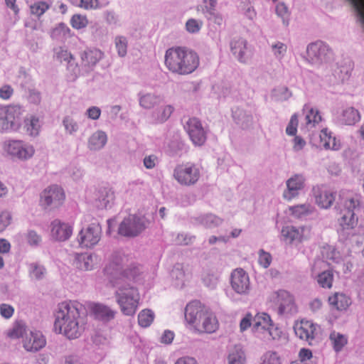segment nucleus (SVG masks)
<instances>
[{
    "mask_svg": "<svg viewBox=\"0 0 364 364\" xmlns=\"http://www.w3.org/2000/svg\"><path fill=\"white\" fill-rule=\"evenodd\" d=\"M351 70L349 67L342 66L336 71V76L342 81L345 82L350 76Z\"/></svg>",
    "mask_w": 364,
    "mask_h": 364,
    "instance_id": "052dcab7",
    "label": "nucleus"
},
{
    "mask_svg": "<svg viewBox=\"0 0 364 364\" xmlns=\"http://www.w3.org/2000/svg\"><path fill=\"white\" fill-rule=\"evenodd\" d=\"M294 328L296 336L301 340L307 341L309 345H312L315 337L314 331L316 328L311 322L308 321H301L300 323L296 324Z\"/></svg>",
    "mask_w": 364,
    "mask_h": 364,
    "instance_id": "4be33fe9",
    "label": "nucleus"
},
{
    "mask_svg": "<svg viewBox=\"0 0 364 364\" xmlns=\"http://www.w3.org/2000/svg\"><path fill=\"white\" fill-rule=\"evenodd\" d=\"M359 205L358 198H350L346 200L344 213L340 221L343 229H352L357 225L358 218L355 217L354 211L359 208Z\"/></svg>",
    "mask_w": 364,
    "mask_h": 364,
    "instance_id": "4468645a",
    "label": "nucleus"
},
{
    "mask_svg": "<svg viewBox=\"0 0 364 364\" xmlns=\"http://www.w3.org/2000/svg\"><path fill=\"white\" fill-rule=\"evenodd\" d=\"M93 312L97 318L103 321L112 320L117 313L116 311L102 304H95L93 307Z\"/></svg>",
    "mask_w": 364,
    "mask_h": 364,
    "instance_id": "473e14b6",
    "label": "nucleus"
},
{
    "mask_svg": "<svg viewBox=\"0 0 364 364\" xmlns=\"http://www.w3.org/2000/svg\"><path fill=\"white\" fill-rule=\"evenodd\" d=\"M202 280L205 287L210 289H214L218 285L219 277L216 274L207 272L203 275Z\"/></svg>",
    "mask_w": 364,
    "mask_h": 364,
    "instance_id": "09e8293b",
    "label": "nucleus"
},
{
    "mask_svg": "<svg viewBox=\"0 0 364 364\" xmlns=\"http://www.w3.org/2000/svg\"><path fill=\"white\" fill-rule=\"evenodd\" d=\"M46 273V268L37 263H32L29 265V274L32 279L41 280L44 278Z\"/></svg>",
    "mask_w": 364,
    "mask_h": 364,
    "instance_id": "37998d69",
    "label": "nucleus"
},
{
    "mask_svg": "<svg viewBox=\"0 0 364 364\" xmlns=\"http://www.w3.org/2000/svg\"><path fill=\"white\" fill-rule=\"evenodd\" d=\"M85 306L77 301H64L58 305L54 328L69 339L78 338L84 331Z\"/></svg>",
    "mask_w": 364,
    "mask_h": 364,
    "instance_id": "f03ea898",
    "label": "nucleus"
},
{
    "mask_svg": "<svg viewBox=\"0 0 364 364\" xmlns=\"http://www.w3.org/2000/svg\"><path fill=\"white\" fill-rule=\"evenodd\" d=\"M107 141L106 133L101 130L94 132L88 139L87 148L90 151H99L102 149Z\"/></svg>",
    "mask_w": 364,
    "mask_h": 364,
    "instance_id": "7c9ffc66",
    "label": "nucleus"
},
{
    "mask_svg": "<svg viewBox=\"0 0 364 364\" xmlns=\"http://www.w3.org/2000/svg\"><path fill=\"white\" fill-rule=\"evenodd\" d=\"M28 335L26 326L24 323L20 321L15 323L13 328L8 333V336L10 338H20Z\"/></svg>",
    "mask_w": 364,
    "mask_h": 364,
    "instance_id": "c03bdc74",
    "label": "nucleus"
},
{
    "mask_svg": "<svg viewBox=\"0 0 364 364\" xmlns=\"http://www.w3.org/2000/svg\"><path fill=\"white\" fill-rule=\"evenodd\" d=\"M260 364H281L280 358L276 352L268 351L264 353Z\"/></svg>",
    "mask_w": 364,
    "mask_h": 364,
    "instance_id": "5fc2aeb1",
    "label": "nucleus"
},
{
    "mask_svg": "<svg viewBox=\"0 0 364 364\" xmlns=\"http://www.w3.org/2000/svg\"><path fill=\"white\" fill-rule=\"evenodd\" d=\"M63 124L66 132L70 134L75 133L79 129L77 122L70 116L64 117Z\"/></svg>",
    "mask_w": 364,
    "mask_h": 364,
    "instance_id": "864d4df0",
    "label": "nucleus"
},
{
    "mask_svg": "<svg viewBox=\"0 0 364 364\" xmlns=\"http://www.w3.org/2000/svg\"><path fill=\"white\" fill-rule=\"evenodd\" d=\"M26 239L28 243L31 246H38L41 242V237L34 230L28 231Z\"/></svg>",
    "mask_w": 364,
    "mask_h": 364,
    "instance_id": "bf43d9fd",
    "label": "nucleus"
},
{
    "mask_svg": "<svg viewBox=\"0 0 364 364\" xmlns=\"http://www.w3.org/2000/svg\"><path fill=\"white\" fill-rule=\"evenodd\" d=\"M191 220L193 224L201 225L208 229L217 228L223 222L222 218L212 213H208L198 217H193Z\"/></svg>",
    "mask_w": 364,
    "mask_h": 364,
    "instance_id": "bb28decb",
    "label": "nucleus"
},
{
    "mask_svg": "<svg viewBox=\"0 0 364 364\" xmlns=\"http://www.w3.org/2000/svg\"><path fill=\"white\" fill-rule=\"evenodd\" d=\"M306 60L311 64L320 65L331 60L333 53L329 46L323 41L310 43L306 48Z\"/></svg>",
    "mask_w": 364,
    "mask_h": 364,
    "instance_id": "0eeeda50",
    "label": "nucleus"
},
{
    "mask_svg": "<svg viewBox=\"0 0 364 364\" xmlns=\"http://www.w3.org/2000/svg\"><path fill=\"white\" fill-rule=\"evenodd\" d=\"M94 257H95V256L87 253L77 255L74 264L77 269L81 270H90L94 266Z\"/></svg>",
    "mask_w": 364,
    "mask_h": 364,
    "instance_id": "72a5a7b5",
    "label": "nucleus"
},
{
    "mask_svg": "<svg viewBox=\"0 0 364 364\" xmlns=\"http://www.w3.org/2000/svg\"><path fill=\"white\" fill-rule=\"evenodd\" d=\"M102 228L99 223H92L85 230H81L77 236L80 246L92 247L100 240Z\"/></svg>",
    "mask_w": 364,
    "mask_h": 364,
    "instance_id": "ddd939ff",
    "label": "nucleus"
},
{
    "mask_svg": "<svg viewBox=\"0 0 364 364\" xmlns=\"http://www.w3.org/2000/svg\"><path fill=\"white\" fill-rule=\"evenodd\" d=\"M195 237L189 236L187 234L181 233L176 237V243L179 245H188L192 242Z\"/></svg>",
    "mask_w": 364,
    "mask_h": 364,
    "instance_id": "e2e57ef3",
    "label": "nucleus"
},
{
    "mask_svg": "<svg viewBox=\"0 0 364 364\" xmlns=\"http://www.w3.org/2000/svg\"><path fill=\"white\" fill-rule=\"evenodd\" d=\"M82 66L86 73H90L102 58L103 53L97 48L86 49L80 54Z\"/></svg>",
    "mask_w": 364,
    "mask_h": 364,
    "instance_id": "6ab92c4d",
    "label": "nucleus"
},
{
    "mask_svg": "<svg viewBox=\"0 0 364 364\" xmlns=\"http://www.w3.org/2000/svg\"><path fill=\"white\" fill-rule=\"evenodd\" d=\"M305 178L301 174H295L289 178L287 182V189L283 193V197L287 200L299 196V191L304 188Z\"/></svg>",
    "mask_w": 364,
    "mask_h": 364,
    "instance_id": "f3484780",
    "label": "nucleus"
},
{
    "mask_svg": "<svg viewBox=\"0 0 364 364\" xmlns=\"http://www.w3.org/2000/svg\"><path fill=\"white\" fill-rule=\"evenodd\" d=\"M125 261V256L119 253L114 254L112 261L105 268V272L112 286L116 288L114 295L121 311L126 316H133L138 308L139 300L138 290L133 283L140 270L136 266L124 269Z\"/></svg>",
    "mask_w": 364,
    "mask_h": 364,
    "instance_id": "f257e3e1",
    "label": "nucleus"
},
{
    "mask_svg": "<svg viewBox=\"0 0 364 364\" xmlns=\"http://www.w3.org/2000/svg\"><path fill=\"white\" fill-rule=\"evenodd\" d=\"M269 301L278 307L279 315H294L297 313L294 296L284 289L273 291L269 296Z\"/></svg>",
    "mask_w": 364,
    "mask_h": 364,
    "instance_id": "39448f33",
    "label": "nucleus"
},
{
    "mask_svg": "<svg viewBox=\"0 0 364 364\" xmlns=\"http://www.w3.org/2000/svg\"><path fill=\"white\" fill-rule=\"evenodd\" d=\"M276 13L277 14L282 18L283 23L285 26L289 25V10L288 7L285 5V4L280 2L276 6Z\"/></svg>",
    "mask_w": 364,
    "mask_h": 364,
    "instance_id": "6e6d98bb",
    "label": "nucleus"
},
{
    "mask_svg": "<svg viewBox=\"0 0 364 364\" xmlns=\"http://www.w3.org/2000/svg\"><path fill=\"white\" fill-rule=\"evenodd\" d=\"M73 233V228L68 223L55 220L51 223V237L58 241H65Z\"/></svg>",
    "mask_w": 364,
    "mask_h": 364,
    "instance_id": "aec40b11",
    "label": "nucleus"
},
{
    "mask_svg": "<svg viewBox=\"0 0 364 364\" xmlns=\"http://www.w3.org/2000/svg\"><path fill=\"white\" fill-rule=\"evenodd\" d=\"M174 111L171 105H163L152 111L149 115L151 124H163L166 122Z\"/></svg>",
    "mask_w": 364,
    "mask_h": 364,
    "instance_id": "393cba45",
    "label": "nucleus"
},
{
    "mask_svg": "<svg viewBox=\"0 0 364 364\" xmlns=\"http://www.w3.org/2000/svg\"><path fill=\"white\" fill-rule=\"evenodd\" d=\"M143 162L146 168L151 169L156 166L158 162V158L153 154L146 156L144 157Z\"/></svg>",
    "mask_w": 364,
    "mask_h": 364,
    "instance_id": "338daca9",
    "label": "nucleus"
},
{
    "mask_svg": "<svg viewBox=\"0 0 364 364\" xmlns=\"http://www.w3.org/2000/svg\"><path fill=\"white\" fill-rule=\"evenodd\" d=\"M7 153L20 160L31 159L34 153L33 146L22 140H9L6 145Z\"/></svg>",
    "mask_w": 364,
    "mask_h": 364,
    "instance_id": "9b49d317",
    "label": "nucleus"
},
{
    "mask_svg": "<svg viewBox=\"0 0 364 364\" xmlns=\"http://www.w3.org/2000/svg\"><path fill=\"white\" fill-rule=\"evenodd\" d=\"M11 220V216L9 212H2L0 214V232H3L10 224Z\"/></svg>",
    "mask_w": 364,
    "mask_h": 364,
    "instance_id": "680f3d73",
    "label": "nucleus"
},
{
    "mask_svg": "<svg viewBox=\"0 0 364 364\" xmlns=\"http://www.w3.org/2000/svg\"><path fill=\"white\" fill-rule=\"evenodd\" d=\"M231 287L239 294H247L250 284L248 274L242 269H236L231 274Z\"/></svg>",
    "mask_w": 364,
    "mask_h": 364,
    "instance_id": "dca6fc26",
    "label": "nucleus"
},
{
    "mask_svg": "<svg viewBox=\"0 0 364 364\" xmlns=\"http://www.w3.org/2000/svg\"><path fill=\"white\" fill-rule=\"evenodd\" d=\"M328 301L338 311L346 310L351 304L350 299L342 293H336L333 296H330Z\"/></svg>",
    "mask_w": 364,
    "mask_h": 364,
    "instance_id": "f704fd0d",
    "label": "nucleus"
},
{
    "mask_svg": "<svg viewBox=\"0 0 364 364\" xmlns=\"http://www.w3.org/2000/svg\"><path fill=\"white\" fill-rule=\"evenodd\" d=\"M139 106L145 109H153L161 104L162 97L154 92H139L137 95Z\"/></svg>",
    "mask_w": 364,
    "mask_h": 364,
    "instance_id": "a878e982",
    "label": "nucleus"
},
{
    "mask_svg": "<svg viewBox=\"0 0 364 364\" xmlns=\"http://www.w3.org/2000/svg\"><path fill=\"white\" fill-rule=\"evenodd\" d=\"M247 44V41L241 38H235L230 42V50L232 55L242 63H246L249 59Z\"/></svg>",
    "mask_w": 364,
    "mask_h": 364,
    "instance_id": "5701e85b",
    "label": "nucleus"
},
{
    "mask_svg": "<svg viewBox=\"0 0 364 364\" xmlns=\"http://www.w3.org/2000/svg\"><path fill=\"white\" fill-rule=\"evenodd\" d=\"M70 29L64 23H58L53 28L50 32V36L53 39L63 41L70 37Z\"/></svg>",
    "mask_w": 364,
    "mask_h": 364,
    "instance_id": "4c0bfd02",
    "label": "nucleus"
},
{
    "mask_svg": "<svg viewBox=\"0 0 364 364\" xmlns=\"http://www.w3.org/2000/svg\"><path fill=\"white\" fill-rule=\"evenodd\" d=\"M216 4H212L211 2L209 1L208 5H198L196 7L198 11H201L205 17L208 20H212V16H214V14L216 12Z\"/></svg>",
    "mask_w": 364,
    "mask_h": 364,
    "instance_id": "3c124183",
    "label": "nucleus"
},
{
    "mask_svg": "<svg viewBox=\"0 0 364 364\" xmlns=\"http://www.w3.org/2000/svg\"><path fill=\"white\" fill-rule=\"evenodd\" d=\"M329 338L336 352L340 351L347 343V338L343 334L335 331L330 334Z\"/></svg>",
    "mask_w": 364,
    "mask_h": 364,
    "instance_id": "79ce46f5",
    "label": "nucleus"
},
{
    "mask_svg": "<svg viewBox=\"0 0 364 364\" xmlns=\"http://www.w3.org/2000/svg\"><path fill=\"white\" fill-rule=\"evenodd\" d=\"M200 176L199 168L191 163L178 165L173 170L174 178L182 186H190L196 184Z\"/></svg>",
    "mask_w": 364,
    "mask_h": 364,
    "instance_id": "9d476101",
    "label": "nucleus"
},
{
    "mask_svg": "<svg viewBox=\"0 0 364 364\" xmlns=\"http://www.w3.org/2000/svg\"><path fill=\"white\" fill-rule=\"evenodd\" d=\"M115 46L117 50L118 55L120 57L126 55L127 52V40L124 36H117L115 38Z\"/></svg>",
    "mask_w": 364,
    "mask_h": 364,
    "instance_id": "603ef678",
    "label": "nucleus"
},
{
    "mask_svg": "<svg viewBox=\"0 0 364 364\" xmlns=\"http://www.w3.org/2000/svg\"><path fill=\"white\" fill-rule=\"evenodd\" d=\"M304 230V227L297 228L294 226H286L282 230V236L286 242H300Z\"/></svg>",
    "mask_w": 364,
    "mask_h": 364,
    "instance_id": "c756f323",
    "label": "nucleus"
},
{
    "mask_svg": "<svg viewBox=\"0 0 364 364\" xmlns=\"http://www.w3.org/2000/svg\"><path fill=\"white\" fill-rule=\"evenodd\" d=\"M245 353L240 345H235L228 350L227 364H245Z\"/></svg>",
    "mask_w": 364,
    "mask_h": 364,
    "instance_id": "2f4dec72",
    "label": "nucleus"
},
{
    "mask_svg": "<svg viewBox=\"0 0 364 364\" xmlns=\"http://www.w3.org/2000/svg\"><path fill=\"white\" fill-rule=\"evenodd\" d=\"M183 127L193 144L202 146L205 142L206 132L199 119L195 117L190 118L185 122Z\"/></svg>",
    "mask_w": 364,
    "mask_h": 364,
    "instance_id": "f8f14e48",
    "label": "nucleus"
},
{
    "mask_svg": "<svg viewBox=\"0 0 364 364\" xmlns=\"http://www.w3.org/2000/svg\"><path fill=\"white\" fill-rule=\"evenodd\" d=\"M103 18L105 22L112 26H119V15L113 10H106L103 12Z\"/></svg>",
    "mask_w": 364,
    "mask_h": 364,
    "instance_id": "de8ad7c7",
    "label": "nucleus"
},
{
    "mask_svg": "<svg viewBox=\"0 0 364 364\" xmlns=\"http://www.w3.org/2000/svg\"><path fill=\"white\" fill-rule=\"evenodd\" d=\"M65 195L63 189L57 185L46 188L41 194V203L45 208L57 207L64 200Z\"/></svg>",
    "mask_w": 364,
    "mask_h": 364,
    "instance_id": "2eb2a0df",
    "label": "nucleus"
},
{
    "mask_svg": "<svg viewBox=\"0 0 364 364\" xmlns=\"http://www.w3.org/2000/svg\"><path fill=\"white\" fill-rule=\"evenodd\" d=\"M154 314L150 309H144L138 315L139 325L143 328L149 327L153 322Z\"/></svg>",
    "mask_w": 364,
    "mask_h": 364,
    "instance_id": "a19ab883",
    "label": "nucleus"
},
{
    "mask_svg": "<svg viewBox=\"0 0 364 364\" xmlns=\"http://www.w3.org/2000/svg\"><path fill=\"white\" fill-rule=\"evenodd\" d=\"M271 49L275 58L278 60H281L287 53V46L284 43L277 41L271 45Z\"/></svg>",
    "mask_w": 364,
    "mask_h": 364,
    "instance_id": "49530a36",
    "label": "nucleus"
},
{
    "mask_svg": "<svg viewBox=\"0 0 364 364\" xmlns=\"http://www.w3.org/2000/svg\"><path fill=\"white\" fill-rule=\"evenodd\" d=\"M290 214L296 218L302 219L312 214L314 207L309 203L296 205L289 208Z\"/></svg>",
    "mask_w": 364,
    "mask_h": 364,
    "instance_id": "c9c22d12",
    "label": "nucleus"
},
{
    "mask_svg": "<svg viewBox=\"0 0 364 364\" xmlns=\"http://www.w3.org/2000/svg\"><path fill=\"white\" fill-rule=\"evenodd\" d=\"M316 282L322 288H331L333 280V274L331 270H325L317 274Z\"/></svg>",
    "mask_w": 364,
    "mask_h": 364,
    "instance_id": "ea45409f",
    "label": "nucleus"
},
{
    "mask_svg": "<svg viewBox=\"0 0 364 364\" xmlns=\"http://www.w3.org/2000/svg\"><path fill=\"white\" fill-rule=\"evenodd\" d=\"M165 65L173 73L188 75L198 67L199 57L192 50L183 47H173L166 51Z\"/></svg>",
    "mask_w": 364,
    "mask_h": 364,
    "instance_id": "7ed1b4c3",
    "label": "nucleus"
},
{
    "mask_svg": "<svg viewBox=\"0 0 364 364\" xmlns=\"http://www.w3.org/2000/svg\"><path fill=\"white\" fill-rule=\"evenodd\" d=\"M14 94V89L9 85H4L0 88V97L3 100H9Z\"/></svg>",
    "mask_w": 364,
    "mask_h": 364,
    "instance_id": "0e129e2a",
    "label": "nucleus"
},
{
    "mask_svg": "<svg viewBox=\"0 0 364 364\" xmlns=\"http://www.w3.org/2000/svg\"><path fill=\"white\" fill-rule=\"evenodd\" d=\"M203 26L201 21H198L194 18L188 19L186 23V28L188 32L191 33H198Z\"/></svg>",
    "mask_w": 364,
    "mask_h": 364,
    "instance_id": "4d7b16f0",
    "label": "nucleus"
},
{
    "mask_svg": "<svg viewBox=\"0 0 364 364\" xmlns=\"http://www.w3.org/2000/svg\"><path fill=\"white\" fill-rule=\"evenodd\" d=\"M95 196L96 205L100 209L110 208L114 200V193L108 187L100 188Z\"/></svg>",
    "mask_w": 364,
    "mask_h": 364,
    "instance_id": "b1692460",
    "label": "nucleus"
},
{
    "mask_svg": "<svg viewBox=\"0 0 364 364\" xmlns=\"http://www.w3.org/2000/svg\"><path fill=\"white\" fill-rule=\"evenodd\" d=\"M98 4V0H80L79 6L85 9H97Z\"/></svg>",
    "mask_w": 364,
    "mask_h": 364,
    "instance_id": "774afa93",
    "label": "nucleus"
},
{
    "mask_svg": "<svg viewBox=\"0 0 364 364\" xmlns=\"http://www.w3.org/2000/svg\"><path fill=\"white\" fill-rule=\"evenodd\" d=\"M259 259L258 262L259 264L263 267L264 268H267L270 265L272 262V255L267 252H265L264 250H259Z\"/></svg>",
    "mask_w": 364,
    "mask_h": 364,
    "instance_id": "13d9d810",
    "label": "nucleus"
},
{
    "mask_svg": "<svg viewBox=\"0 0 364 364\" xmlns=\"http://www.w3.org/2000/svg\"><path fill=\"white\" fill-rule=\"evenodd\" d=\"M360 119L359 112L353 107L344 109L337 117V122L341 125H353Z\"/></svg>",
    "mask_w": 364,
    "mask_h": 364,
    "instance_id": "c85d7f7f",
    "label": "nucleus"
},
{
    "mask_svg": "<svg viewBox=\"0 0 364 364\" xmlns=\"http://www.w3.org/2000/svg\"><path fill=\"white\" fill-rule=\"evenodd\" d=\"M25 128L26 129L27 134L31 136H36L38 134L40 129L39 119L35 116H31L24 121Z\"/></svg>",
    "mask_w": 364,
    "mask_h": 364,
    "instance_id": "58836bf2",
    "label": "nucleus"
},
{
    "mask_svg": "<svg viewBox=\"0 0 364 364\" xmlns=\"http://www.w3.org/2000/svg\"><path fill=\"white\" fill-rule=\"evenodd\" d=\"M14 311V308L9 304H2L0 305V314L5 318H11Z\"/></svg>",
    "mask_w": 364,
    "mask_h": 364,
    "instance_id": "69168bd1",
    "label": "nucleus"
},
{
    "mask_svg": "<svg viewBox=\"0 0 364 364\" xmlns=\"http://www.w3.org/2000/svg\"><path fill=\"white\" fill-rule=\"evenodd\" d=\"M148 220L141 215H129L121 222L118 232L124 237H136L147 227Z\"/></svg>",
    "mask_w": 364,
    "mask_h": 364,
    "instance_id": "423d86ee",
    "label": "nucleus"
},
{
    "mask_svg": "<svg viewBox=\"0 0 364 364\" xmlns=\"http://www.w3.org/2000/svg\"><path fill=\"white\" fill-rule=\"evenodd\" d=\"M70 23L74 28L81 29L87 26L88 20L85 16L74 14L70 19Z\"/></svg>",
    "mask_w": 364,
    "mask_h": 364,
    "instance_id": "8fccbe9b",
    "label": "nucleus"
},
{
    "mask_svg": "<svg viewBox=\"0 0 364 364\" xmlns=\"http://www.w3.org/2000/svg\"><path fill=\"white\" fill-rule=\"evenodd\" d=\"M232 117L235 122L242 129L250 128L253 124L252 112L241 107L232 109Z\"/></svg>",
    "mask_w": 364,
    "mask_h": 364,
    "instance_id": "cd10ccee",
    "label": "nucleus"
},
{
    "mask_svg": "<svg viewBox=\"0 0 364 364\" xmlns=\"http://www.w3.org/2000/svg\"><path fill=\"white\" fill-rule=\"evenodd\" d=\"M312 192L316 203L321 208H330L335 200L334 193L323 187H314Z\"/></svg>",
    "mask_w": 364,
    "mask_h": 364,
    "instance_id": "412c9836",
    "label": "nucleus"
},
{
    "mask_svg": "<svg viewBox=\"0 0 364 364\" xmlns=\"http://www.w3.org/2000/svg\"><path fill=\"white\" fill-rule=\"evenodd\" d=\"M50 5L43 1H38L30 6L31 13L37 17L41 16L48 9Z\"/></svg>",
    "mask_w": 364,
    "mask_h": 364,
    "instance_id": "a18cd8bd",
    "label": "nucleus"
},
{
    "mask_svg": "<svg viewBox=\"0 0 364 364\" xmlns=\"http://www.w3.org/2000/svg\"><path fill=\"white\" fill-rule=\"evenodd\" d=\"M185 319L200 332L211 333L218 328L216 317L198 301L187 304Z\"/></svg>",
    "mask_w": 364,
    "mask_h": 364,
    "instance_id": "20e7f679",
    "label": "nucleus"
},
{
    "mask_svg": "<svg viewBox=\"0 0 364 364\" xmlns=\"http://www.w3.org/2000/svg\"><path fill=\"white\" fill-rule=\"evenodd\" d=\"M303 113L305 114L306 124L314 127L316 124L321 121V116L317 109H314L309 105H305L303 107Z\"/></svg>",
    "mask_w": 364,
    "mask_h": 364,
    "instance_id": "e433bc0d",
    "label": "nucleus"
},
{
    "mask_svg": "<svg viewBox=\"0 0 364 364\" xmlns=\"http://www.w3.org/2000/svg\"><path fill=\"white\" fill-rule=\"evenodd\" d=\"M23 112V107L19 105H10L2 109L0 119L3 121V129L16 131L20 127Z\"/></svg>",
    "mask_w": 364,
    "mask_h": 364,
    "instance_id": "6e6552de",
    "label": "nucleus"
},
{
    "mask_svg": "<svg viewBox=\"0 0 364 364\" xmlns=\"http://www.w3.org/2000/svg\"><path fill=\"white\" fill-rule=\"evenodd\" d=\"M252 330L255 333H265L274 340L280 338L282 334L270 316L264 312L257 314L252 318Z\"/></svg>",
    "mask_w": 364,
    "mask_h": 364,
    "instance_id": "1a4fd4ad",
    "label": "nucleus"
},
{
    "mask_svg": "<svg viewBox=\"0 0 364 364\" xmlns=\"http://www.w3.org/2000/svg\"><path fill=\"white\" fill-rule=\"evenodd\" d=\"M46 340L41 331H29L23 341V346L26 351L36 352L45 347Z\"/></svg>",
    "mask_w": 364,
    "mask_h": 364,
    "instance_id": "a211bd4d",
    "label": "nucleus"
}]
</instances>
